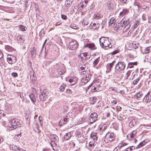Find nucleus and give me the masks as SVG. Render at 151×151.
Returning <instances> with one entry per match:
<instances>
[{"instance_id": "nucleus-1", "label": "nucleus", "mask_w": 151, "mask_h": 151, "mask_svg": "<svg viewBox=\"0 0 151 151\" xmlns=\"http://www.w3.org/2000/svg\"><path fill=\"white\" fill-rule=\"evenodd\" d=\"M54 73L58 76H59L64 74L65 72V67L63 64L59 63L55 65L54 67Z\"/></svg>"}, {"instance_id": "nucleus-2", "label": "nucleus", "mask_w": 151, "mask_h": 151, "mask_svg": "<svg viewBox=\"0 0 151 151\" xmlns=\"http://www.w3.org/2000/svg\"><path fill=\"white\" fill-rule=\"evenodd\" d=\"M99 42L101 47L104 48L108 47L109 48H111L112 45L111 42L109 40V38L106 37H102L99 39Z\"/></svg>"}, {"instance_id": "nucleus-3", "label": "nucleus", "mask_w": 151, "mask_h": 151, "mask_svg": "<svg viewBox=\"0 0 151 151\" xmlns=\"http://www.w3.org/2000/svg\"><path fill=\"white\" fill-rule=\"evenodd\" d=\"M126 66L124 62L122 61L119 62L115 65V72L117 73L121 71L124 70Z\"/></svg>"}, {"instance_id": "nucleus-4", "label": "nucleus", "mask_w": 151, "mask_h": 151, "mask_svg": "<svg viewBox=\"0 0 151 151\" xmlns=\"http://www.w3.org/2000/svg\"><path fill=\"white\" fill-rule=\"evenodd\" d=\"M17 119H13L9 121V123L8 126L9 128H13V129L17 127V126L19 125L20 123ZM12 130V129H11Z\"/></svg>"}, {"instance_id": "nucleus-5", "label": "nucleus", "mask_w": 151, "mask_h": 151, "mask_svg": "<svg viewBox=\"0 0 151 151\" xmlns=\"http://www.w3.org/2000/svg\"><path fill=\"white\" fill-rule=\"evenodd\" d=\"M41 95L40 96V98L42 101H45L47 98L48 93L46 89H41L40 88Z\"/></svg>"}, {"instance_id": "nucleus-6", "label": "nucleus", "mask_w": 151, "mask_h": 151, "mask_svg": "<svg viewBox=\"0 0 151 151\" xmlns=\"http://www.w3.org/2000/svg\"><path fill=\"white\" fill-rule=\"evenodd\" d=\"M51 143H50L51 146L53 148L57 145V143L58 141V137L55 134H52L50 136Z\"/></svg>"}, {"instance_id": "nucleus-7", "label": "nucleus", "mask_w": 151, "mask_h": 151, "mask_svg": "<svg viewBox=\"0 0 151 151\" xmlns=\"http://www.w3.org/2000/svg\"><path fill=\"white\" fill-rule=\"evenodd\" d=\"M114 137V133L108 132L106 134L104 141L108 143L109 141L111 142L113 140Z\"/></svg>"}, {"instance_id": "nucleus-8", "label": "nucleus", "mask_w": 151, "mask_h": 151, "mask_svg": "<svg viewBox=\"0 0 151 151\" xmlns=\"http://www.w3.org/2000/svg\"><path fill=\"white\" fill-rule=\"evenodd\" d=\"M78 45L77 42L73 40L69 42L68 47L70 50H75L78 48Z\"/></svg>"}, {"instance_id": "nucleus-9", "label": "nucleus", "mask_w": 151, "mask_h": 151, "mask_svg": "<svg viewBox=\"0 0 151 151\" xmlns=\"http://www.w3.org/2000/svg\"><path fill=\"white\" fill-rule=\"evenodd\" d=\"M98 116L96 113L94 112L91 113L89 117L91 123L95 122L97 119Z\"/></svg>"}, {"instance_id": "nucleus-10", "label": "nucleus", "mask_w": 151, "mask_h": 151, "mask_svg": "<svg viewBox=\"0 0 151 151\" xmlns=\"http://www.w3.org/2000/svg\"><path fill=\"white\" fill-rule=\"evenodd\" d=\"M91 75L90 74L87 73L83 76L81 79V81L84 84L87 83L90 79Z\"/></svg>"}, {"instance_id": "nucleus-11", "label": "nucleus", "mask_w": 151, "mask_h": 151, "mask_svg": "<svg viewBox=\"0 0 151 151\" xmlns=\"http://www.w3.org/2000/svg\"><path fill=\"white\" fill-rule=\"evenodd\" d=\"M35 73L33 69L31 68L29 70V73L28 76H29L30 80L32 82H35L36 81V77L35 75Z\"/></svg>"}, {"instance_id": "nucleus-12", "label": "nucleus", "mask_w": 151, "mask_h": 151, "mask_svg": "<svg viewBox=\"0 0 151 151\" xmlns=\"http://www.w3.org/2000/svg\"><path fill=\"white\" fill-rule=\"evenodd\" d=\"M66 81H69L70 83V85H72L76 83L78 78L76 77H70L66 78Z\"/></svg>"}, {"instance_id": "nucleus-13", "label": "nucleus", "mask_w": 151, "mask_h": 151, "mask_svg": "<svg viewBox=\"0 0 151 151\" xmlns=\"http://www.w3.org/2000/svg\"><path fill=\"white\" fill-rule=\"evenodd\" d=\"M107 126L106 124H103L100 126L99 130V133L101 135L104 133V132H106L107 129Z\"/></svg>"}, {"instance_id": "nucleus-14", "label": "nucleus", "mask_w": 151, "mask_h": 151, "mask_svg": "<svg viewBox=\"0 0 151 151\" xmlns=\"http://www.w3.org/2000/svg\"><path fill=\"white\" fill-rule=\"evenodd\" d=\"M7 60L9 63L12 64L16 62V58L15 56H10L7 58Z\"/></svg>"}, {"instance_id": "nucleus-15", "label": "nucleus", "mask_w": 151, "mask_h": 151, "mask_svg": "<svg viewBox=\"0 0 151 151\" xmlns=\"http://www.w3.org/2000/svg\"><path fill=\"white\" fill-rule=\"evenodd\" d=\"M85 0L86 1L84 0V1H81L80 3L79 4V8L81 10H82L87 5V3L88 2V0Z\"/></svg>"}, {"instance_id": "nucleus-16", "label": "nucleus", "mask_w": 151, "mask_h": 151, "mask_svg": "<svg viewBox=\"0 0 151 151\" xmlns=\"http://www.w3.org/2000/svg\"><path fill=\"white\" fill-rule=\"evenodd\" d=\"M84 47H88L91 50H94L96 49V47L93 43H89L86 44Z\"/></svg>"}, {"instance_id": "nucleus-17", "label": "nucleus", "mask_w": 151, "mask_h": 151, "mask_svg": "<svg viewBox=\"0 0 151 151\" xmlns=\"http://www.w3.org/2000/svg\"><path fill=\"white\" fill-rule=\"evenodd\" d=\"M107 6L109 10H113L114 7V5L113 4L112 1L110 0L107 2Z\"/></svg>"}, {"instance_id": "nucleus-18", "label": "nucleus", "mask_w": 151, "mask_h": 151, "mask_svg": "<svg viewBox=\"0 0 151 151\" xmlns=\"http://www.w3.org/2000/svg\"><path fill=\"white\" fill-rule=\"evenodd\" d=\"M68 121L67 118H66L65 117H63V118L61 119L59 122V125L62 126L63 124H66Z\"/></svg>"}, {"instance_id": "nucleus-19", "label": "nucleus", "mask_w": 151, "mask_h": 151, "mask_svg": "<svg viewBox=\"0 0 151 151\" xmlns=\"http://www.w3.org/2000/svg\"><path fill=\"white\" fill-rule=\"evenodd\" d=\"M97 133L96 132H92L91 134V140L94 141H96L97 139V137L96 136Z\"/></svg>"}, {"instance_id": "nucleus-20", "label": "nucleus", "mask_w": 151, "mask_h": 151, "mask_svg": "<svg viewBox=\"0 0 151 151\" xmlns=\"http://www.w3.org/2000/svg\"><path fill=\"white\" fill-rule=\"evenodd\" d=\"M150 92L149 91L146 95L145 97V98H146L145 101L146 102L148 103L149 102L151 101V96L150 97L149 96L150 95Z\"/></svg>"}, {"instance_id": "nucleus-21", "label": "nucleus", "mask_w": 151, "mask_h": 151, "mask_svg": "<svg viewBox=\"0 0 151 151\" xmlns=\"http://www.w3.org/2000/svg\"><path fill=\"white\" fill-rule=\"evenodd\" d=\"M36 52V50L34 47L31 48V50L30 51V53H31V56L33 57H35Z\"/></svg>"}, {"instance_id": "nucleus-22", "label": "nucleus", "mask_w": 151, "mask_h": 151, "mask_svg": "<svg viewBox=\"0 0 151 151\" xmlns=\"http://www.w3.org/2000/svg\"><path fill=\"white\" fill-rule=\"evenodd\" d=\"M128 12V10L127 9H124L122 12H120L119 15L121 16H123L124 15L127 14Z\"/></svg>"}, {"instance_id": "nucleus-23", "label": "nucleus", "mask_w": 151, "mask_h": 151, "mask_svg": "<svg viewBox=\"0 0 151 151\" xmlns=\"http://www.w3.org/2000/svg\"><path fill=\"white\" fill-rule=\"evenodd\" d=\"M90 25L92 29H97L99 27V24H96L95 23H91L90 24Z\"/></svg>"}, {"instance_id": "nucleus-24", "label": "nucleus", "mask_w": 151, "mask_h": 151, "mask_svg": "<svg viewBox=\"0 0 151 151\" xmlns=\"http://www.w3.org/2000/svg\"><path fill=\"white\" fill-rule=\"evenodd\" d=\"M29 97L32 102L33 103H34L36 101V99L34 95L32 94H30L29 95Z\"/></svg>"}, {"instance_id": "nucleus-25", "label": "nucleus", "mask_w": 151, "mask_h": 151, "mask_svg": "<svg viewBox=\"0 0 151 151\" xmlns=\"http://www.w3.org/2000/svg\"><path fill=\"white\" fill-rule=\"evenodd\" d=\"M10 148L11 150L17 151L19 149V147L14 145H12L10 146Z\"/></svg>"}, {"instance_id": "nucleus-26", "label": "nucleus", "mask_w": 151, "mask_h": 151, "mask_svg": "<svg viewBox=\"0 0 151 151\" xmlns=\"http://www.w3.org/2000/svg\"><path fill=\"white\" fill-rule=\"evenodd\" d=\"M115 62L116 61L115 60H114L112 63L107 64V66L109 68L110 71L111 70V68H112L113 66L114 65Z\"/></svg>"}, {"instance_id": "nucleus-27", "label": "nucleus", "mask_w": 151, "mask_h": 151, "mask_svg": "<svg viewBox=\"0 0 151 151\" xmlns=\"http://www.w3.org/2000/svg\"><path fill=\"white\" fill-rule=\"evenodd\" d=\"M71 136V134L70 133H68L64 135V138L65 140L68 139Z\"/></svg>"}, {"instance_id": "nucleus-28", "label": "nucleus", "mask_w": 151, "mask_h": 151, "mask_svg": "<svg viewBox=\"0 0 151 151\" xmlns=\"http://www.w3.org/2000/svg\"><path fill=\"white\" fill-rule=\"evenodd\" d=\"M18 27L20 30L22 31H26L27 29V28L26 27L22 25H19L18 26Z\"/></svg>"}, {"instance_id": "nucleus-29", "label": "nucleus", "mask_w": 151, "mask_h": 151, "mask_svg": "<svg viewBox=\"0 0 151 151\" xmlns=\"http://www.w3.org/2000/svg\"><path fill=\"white\" fill-rule=\"evenodd\" d=\"M92 140L89 142V146L91 148H93L95 145V141H96L93 140Z\"/></svg>"}, {"instance_id": "nucleus-30", "label": "nucleus", "mask_w": 151, "mask_h": 151, "mask_svg": "<svg viewBox=\"0 0 151 151\" xmlns=\"http://www.w3.org/2000/svg\"><path fill=\"white\" fill-rule=\"evenodd\" d=\"M101 17L100 15L97 13H95L93 16V18L96 19H98Z\"/></svg>"}, {"instance_id": "nucleus-31", "label": "nucleus", "mask_w": 151, "mask_h": 151, "mask_svg": "<svg viewBox=\"0 0 151 151\" xmlns=\"http://www.w3.org/2000/svg\"><path fill=\"white\" fill-rule=\"evenodd\" d=\"M135 148V147L134 146L129 147L125 149V151H132L133 150H134Z\"/></svg>"}, {"instance_id": "nucleus-32", "label": "nucleus", "mask_w": 151, "mask_h": 151, "mask_svg": "<svg viewBox=\"0 0 151 151\" xmlns=\"http://www.w3.org/2000/svg\"><path fill=\"white\" fill-rule=\"evenodd\" d=\"M72 4L71 0H66L65 2V4L66 6L69 7Z\"/></svg>"}, {"instance_id": "nucleus-33", "label": "nucleus", "mask_w": 151, "mask_h": 151, "mask_svg": "<svg viewBox=\"0 0 151 151\" xmlns=\"http://www.w3.org/2000/svg\"><path fill=\"white\" fill-rule=\"evenodd\" d=\"M66 86V85H62L59 88V91L61 92H63L65 90Z\"/></svg>"}, {"instance_id": "nucleus-34", "label": "nucleus", "mask_w": 151, "mask_h": 151, "mask_svg": "<svg viewBox=\"0 0 151 151\" xmlns=\"http://www.w3.org/2000/svg\"><path fill=\"white\" fill-rule=\"evenodd\" d=\"M115 22V18H114L113 17L111 18L110 19L109 22V25L110 26L112 24H113L114 23V22Z\"/></svg>"}, {"instance_id": "nucleus-35", "label": "nucleus", "mask_w": 151, "mask_h": 151, "mask_svg": "<svg viewBox=\"0 0 151 151\" xmlns=\"http://www.w3.org/2000/svg\"><path fill=\"white\" fill-rule=\"evenodd\" d=\"M81 69L82 70V71L83 72V74H84L86 73V72L85 71L86 70V67H85V65H83L82 66H81L80 67Z\"/></svg>"}, {"instance_id": "nucleus-36", "label": "nucleus", "mask_w": 151, "mask_h": 151, "mask_svg": "<svg viewBox=\"0 0 151 151\" xmlns=\"http://www.w3.org/2000/svg\"><path fill=\"white\" fill-rule=\"evenodd\" d=\"M137 133L136 130L133 131L130 134V137L131 138H133L136 135Z\"/></svg>"}, {"instance_id": "nucleus-37", "label": "nucleus", "mask_w": 151, "mask_h": 151, "mask_svg": "<svg viewBox=\"0 0 151 151\" xmlns=\"http://www.w3.org/2000/svg\"><path fill=\"white\" fill-rule=\"evenodd\" d=\"M70 27L74 29H77L78 28V26L74 24H72L70 25Z\"/></svg>"}, {"instance_id": "nucleus-38", "label": "nucleus", "mask_w": 151, "mask_h": 151, "mask_svg": "<svg viewBox=\"0 0 151 151\" xmlns=\"http://www.w3.org/2000/svg\"><path fill=\"white\" fill-rule=\"evenodd\" d=\"M5 48L8 51H11L13 49V48L9 45L6 46Z\"/></svg>"}, {"instance_id": "nucleus-39", "label": "nucleus", "mask_w": 151, "mask_h": 151, "mask_svg": "<svg viewBox=\"0 0 151 151\" xmlns=\"http://www.w3.org/2000/svg\"><path fill=\"white\" fill-rule=\"evenodd\" d=\"M130 72L128 71L125 74L124 76V79H127L128 77H129L130 75Z\"/></svg>"}, {"instance_id": "nucleus-40", "label": "nucleus", "mask_w": 151, "mask_h": 151, "mask_svg": "<svg viewBox=\"0 0 151 151\" xmlns=\"http://www.w3.org/2000/svg\"><path fill=\"white\" fill-rule=\"evenodd\" d=\"M99 62V58L95 59L93 62V65L94 66H96Z\"/></svg>"}, {"instance_id": "nucleus-41", "label": "nucleus", "mask_w": 151, "mask_h": 151, "mask_svg": "<svg viewBox=\"0 0 151 151\" xmlns=\"http://www.w3.org/2000/svg\"><path fill=\"white\" fill-rule=\"evenodd\" d=\"M72 116V113L71 112H68L65 116L66 118H67V119H68L69 118Z\"/></svg>"}, {"instance_id": "nucleus-42", "label": "nucleus", "mask_w": 151, "mask_h": 151, "mask_svg": "<svg viewBox=\"0 0 151 151\" xmlns=\"http://www.w3.org/2000/svg\"><path fill=\"white\" fill-rule=\"evenodd\" d=\"M139 24V22L138 21H136L134 24L132 26V27L134 28V29L137 27Z\"/></svg>"}, {"instance_id": "nucleus-43", "label": "nucleus", "mask_w": 151, "mask_h": 151, "mask_svg": "<svg viewBox=\"0 0 151 151\" xmlns=\"http://www.w3.org/2000/svg\"><path fill=\"white\" fill-rule=\"evenodd\" d=\"M150 47H149L146 48L145 50V54H147L149 53L150 52Z\"/></svg>"}, {"instance_id": "nucleus-44", "label": "nucleus", "mask_w": 151, "mask_h": 151, "mask_svg": "<svg viewBox=\"0 0 151 151\" xmlns=\"http://www.w3.org/2000/svg\"><path fill=\"white\" fill-rule=\"evenodd\" d=\"M142 95H143V94H142V93L141 92L137 93L136 94V95L137 97L138 98H140L142 97Z\"/></svg>"}, {"instance_id": "nucleus-45", "label": "nucleus", "mask_w": 151, "mask_h": 151, "mask_svg": "<svg viewBox=\"0 0 151 151\" xmlns=\"http://www.w3.org/2000/svg\"><path fill=\"white\" fill-rule=\"evenodd\" d=\"M145 144V143L144 141H142L138 145V148H139L142 146H143Z\"/></svg>"}, {"instance_id": "nucleus-46", "label": "nucleus", "mask_w": 151, "mask_h": 151, "mask_svg": "<svg viewBox=\"0 0 151 151\" xmlns=\"http://www.w3.org/2000/svg\"><path fill=\"white\" fill-rule=\"evenodd\" d=\"M25 96V93L22 92L20 94V97L22 99H24Z\"/></svg>"}, {"instance_id": "nucleus-47", "label": "nucleus", "mask_w": 151, "mask_h": 151, "mask_svg": "<svg viewBox=\"0 0 151 151\" xmlns=\"http://www.w3.org/2000/svg\"><path fill=\"white\" fill-rule=\"evenodd\" d=\"M134 5L135 6H137V8L139 9L140 6V4L138 2H135L134 3Z\"/></svg>"}, {"instance_id": "nucleus-48", "label": "nucleus", "mask_w": 151, "mask_h": 151, "mask_svg": "<svg viewBox=\"0 0 151 151\" xmlns=\"http://www.w3.org/2000/svg\"><path fill=\"white\" fill-rule=\"evenodd\" d=\"M139 78H137L135 80H134L133 82V84L134 85H136L137 82L139 81Z\"/></svg>"}, {"instance_id": "nucleus-49", "label": "nucleus", "mask_w": 151, "mask_h": 151, "mask_svg": "<svg viewBox=\"0 0 151 151\" xmlns=\"http://www.w3.org/2000/svg\"><path fill=\"white\" fill-rule=\"evenodd\" d=\"M65 93L67 94H71L72 93V91L70 89H68L65 91Z\"/></svg>"}, {"instance_id": "nucleus-50", "label": "nucleus", "mask_w": 151, "mask_h": 151, "mask_svg": "<svg viewBox=\"0 0 151 151\" xmlns=\"http://www.w3.org/2000/svg\"><path fill=\"white\" fill-rule=\"evenodd\" d=\"M119 52V50H115L111 53V54L112 55H114Z\"/></svg>"}, {"instance_id": "nucleus-51", "label": "nucleus", "mask_w": 151, "mask_h": 151, "mask_svg": "<svg viewBox=\"0 0 151 151\" xmlns=\"http://www.w3.org/2000/svg\"><path fill=\"white\" fill-rule=\"evenodd\" d=\"M84 121H85L83 118H81L80 119H79V122L80 124H82L84 122Z\"/></svg>"}, {"instance_id": "nucleus-52", "label": "nucleus", "mask_w": 151, "mask_h": 151, "mask_svg": "<svg viewBox=\"0 0 151 151\" xmlns=\"http://www.w3.org/2000/svg\"><path fill=\"white\" fill-rule=\"evenodd\" d=\"M134 29L132 27L130 29V30L128 32V35H130L131 34L132 32Z\"/></svg>"}, {"instance_id": "nucleus-53", "label": "nucleus", "mask_w": 151, "mask_h": 151, "mask_svg": "<svg viewBox=\"0 0 151 151\" xmlns=\"http://www.w3.org/2000/svg\"><path fill=\"white\" fill-rule=\"evenodd\" d=\"M61 16L62 18L64 20H66L67 19V16L65 15L62 14Z\"/></svg>"}, {"instance_id": "nucleus-54", "label": "nucleus", "mask_w": 151, "mask_h": 151, "mask_svg": "<svg viewBox=\"0 0 151 151\" xmlns=\"http://www.w3.org/2000/svg\"><path fill=\"white\" fill-rule=\"evenodd\" d=\"M130 65H137V63L136 62H132V63H130L128 64V65L130 66Z\"/></svg>"}, {"instance_id": "nucleus-55", "label": "nucleus", "mask_w": 151, "mask_h": 151, "mask_svg": "<svg viewBox=\"0 0 151 151\" xmlns=\"http://www.w3.org/2000/svg\"><path fill=\"white\" fill-rule=\"evenodd\" d=\"M91 91L92 92H94L96 91H97L96 90V88L95 86L92 87Z\"/></svg>"}, {"instance_id": "nucleus-56", "label": "nucleus", "mask_w": 151, "mask_h": 151, "mask_svg": "<svg viewBox=\"0 0 151 151\" xmlns=\"http://www.w3.org/2000/svg\"><path fill=\"white\" fill-rule=\"evenodd\" d=\"M17 74L16 73H13L12 74V75L14 77H16L17 76Z\"/></svg>"}, {"instance_id": "nucleus-57", "label": "nucleus", "mask_w": 151, "mask_h": 151, "mask_svg": "<svg viewBox=\"0 0 151 151\" xmlns=\"http://www.w3.org/2000/svg\"><path fill=\"white\" fill-rule=\"evenodd\" d=\"M123 24H124V25L125 26H126V25H127V20L126 21H125V20H124L123 21Z\"/></svg>"}, {"instance_id": "nucleus-58", "label": "nucleus", "mask_w": 151, "mask_h": 151, "mask_svg": "<svg viewBox=\"0 0 151 151\" xmlns=\"http://www.w3.org/2000/svg\"><path fill=\"white\" fill-rule=\"evenodd\" d=\"M109 89L111 91H116V89L115 88L112 87L110 88H109Z\"/></svg>"}, {"instance_id": "nucleus-59", "label": "nucleus", "mask_w": 151, "mask_h": 151, "mask_svg": "<svg viewBox=\"0 0 151 151\" xmlns=\"http://www.w3.org/2000/svg\"><path fill=\"white\" fill-rule=\"evenodd\" d=\"M121 3H126L127 1V0H120Z\"/></svg>"}, {"instance_id": "nucleus-60", "label": "nucleus", "mask_w": 151, "mask_h": 151, "mask_svg": "<svg viewBox=\"0 0 151 151\" xmlns=\"http://www.w3.org/2000/svg\"><path fill=\"white\" fill-rule=\"evenodd\" d=\"M61 22H57L55 24V25L56 26L57 25H60L61 24Z\"/></svg>"}, {"instance_id": "nucleus-61", "label": "nucleus", "mask_w": 151, "mask_h": 151, "mask_svg": "<svg viewBox=\"0 0 151 151\" xmlns=\"http://www.w3.org/2000/svg\"><path fill=\"white\" fill-rule=\"evenodd\" d=\"M3 56V54L2 52L0 50V59L2 58Z\"/></svg>"}, {"instance_id": "nucleus-62", "label": "nucleus", "mask_w": 151, "mask_h": 151, "mask_svg": "<svg viewBox=\"0 0 151 151\" xmlns=\"http://www.w3.org/2000/svg\"><path fill=\"white\" fill-rule=\"evenodd\" d=\"M18 151H26L25 150H24L22 149V148H20V147H19V149H18Z\"/></svg>"}, {"instance_id": "nucleus-63", "label": "nucleus", "mask_w": 151, "mask_h": 151, "mask_svg": "<svg viewBox=\"0 0 151 151\" xmlns=\"http://www.w3.org/2000/svg\"><path fill=\"white\" fill-rule=\"evenodd\" d=\"M117 101L116 100H114L112 102V103L113 104L115 105L117 103Z\"/></svg>"}, {"instance_id": "nucleus-64", "label": "nucleus", "mask_w": 151, "mask_h": 151, "mask_svg": "<svg viewBox=\"0 0 151 151\" xmlns=\"http://www.w3.org/2000/svg\"><path fill=\"white\" fill-rule=\"evenodd\" d=\"M82 24L84 25H86L88 24V23L87 22H85L83 21L82 22Z\"/></svg>"}]
</instances>
